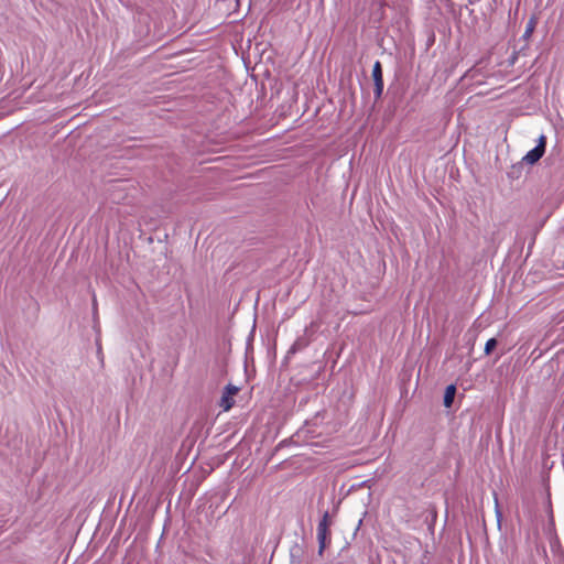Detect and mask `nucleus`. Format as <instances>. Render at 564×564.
Listing matches in <instances>:
<instances>
[{"mask_svg": "<svg viewBox=\"0 0 564 564\" xmlns=\"http://www.w3.org/2000/svg\"><path fill=\"white\" fill-rule=\"evenodd\" d=\"M495 501H496V517H497V522H498V525L500 527L501 525V520H502V512L499 508V503H498V498L496 497L495 498Z\"/></svg>", "mask_w": 564, "mask_h": 564, "instance_id": "11", "label": "nucleus"}, {"mask_svg": "<svg viewBox=\"0 0 564 564\" xmlns=\"http://www.w3.org/2000/svg\"><path fill=\"white\" fill-rule=\"evenodd\" d=\"M498 346V340L496 338H490L487 340L485 345V355H490Z\"/></svg>", "mask_w": 564, "mask_h": 564, "instance_id": "9", "label": "nucleus"}, {"mask_svg": "<svg viewBox=\"0 0 564 564\" xmlns=\"http://www.w3.org/2000/svg\"><path fill=\"white\" fill-rule=\"evenodd\" d=\"M546 137L544 134H541L538 139V143H536V148L538 149H541V151H543L545 153V150H546Z\"/></svg>", "mask_w": 564, "mask_h": 564, "instance_id": "10", "label": "nucleus"}, {"mask_svg": "<svg viewBox=\"0 0 564 564\" xmlns=\"http://www.w3.org/2000/svg\"><path fill=\"white\" fill-rule=\"evenodd\" d=\"M292 441L291 440H283L282 442H280L276 447L274 448V453H276L280 448H282L283 446H288Z\"/></svg>", "mask_w": 564, "mask_h": 564, "instance_id": "12", "label": "nucleus"}, {"mask_svg": "<svg viewBox=\"0 0 564 564\" xmlns=\"http://www.w3.org/2000/svg\"><path fill=\"white\" fill-rule=\"evenodd\" d=\"M524 175V163L522 161L512 164L507 172V176L510 181H518Z\"/></svg>", "mask_w": 564, "mask_h": 564, "instance_id": "5", "label": "nucleus"}, {"mask_svg": "<svg viewBox=\"0 0 564 564\" xmlns=\"http://www.w3.org/2000/svg\"><path fill=\"white\" fill-rule=\"evenodd\" d=\"M544 155V152L541 151V149H538L536 147H534L532 150H530L523 158H522V162L524 164H529V165H534L535 163H538L542 156Z\"/></svg>", "mask_w": 564, "mask_h": 564, "instance_id": "6", "label": "nucleus"}, {"mask_svg": "<svg viewBox=\"0 0 564 564\" xmlns=\"http://www.w3.org/2000/svg\"><path fill=\"white\" fill-rule=\"evenodd\" d=\"M371 76H372V80H373V85H375V89H373L375 100L378 101L382 97L383 87H384L382 65L379 61L375 62Z\"/></svg>", "mask_w": 564, "mask_h": 564, "instance_id": "3", "label": "nucleus"}, {"mask_svg": "<svg viewBox=\"0 0 564 564\" xmlns=\"http://www.w3.org/2000/svg\"><path fill=\"white\" fill-rule=\"evenodd\" d=\"M436 517H437L436 509H435V508H433V509H432V516H431L432 522H434V521L436 520Z\"/></svg>", "mask_w": 564, "mask_h": 564, "instance_id": "14", "label": "nucleus"}, {"mask_svg": "<svg viewBox=\"0 0 564 564\" xmlns=\"http://www.w3.org/2000/svg\"><path fill=\"white\" fill-rule=\"evenodd\" d=\"M239 388L229 383L224 388L223 395L219 401V406L224 411H229L235 405L234 397L239 392Z\"/></svg>", "mask_w": 564, "mask_h": 564, "instance_id": "4", "label": "nucleus"}, {"mask_svg": "<svg viewBox=\"0 0 564 564\" xmlns=\"http://www.w3.org/2000/svg\"><path fill=\"white\" fill-rule=\"evenodd\" d=\"M536 24H538V18L535 15H532L527 23V28H525L524 34L522 36L524 40H528L532 35V33L535 30Z\"/></svg>", "mask_w": 564, "mask_h": 564, "instance_id": "8", "label": "nucleus"}, {"mask_svg": "<svg viewBox=\"0 0 564 564\" xmlns=\"http://www.w3.org/2000/svg\"><path fill=\"white\" fill-rule=\"evenodd\" d=\"M332 564H354V562L351 560H339V561H336V562H333Z\"/></svg>", "mask_w": 564, "mask_h": 564, "instance_id": "13", "label": "nucleus"}, {"mask_svg": "<svg viewBox=\"0 0 564 564\" xmlns=\"http://www.w3.org/2000/svg\"><path fill=\"white\" fill-rule=\"evenodd\" d=\"M315 326V323L312 322L310 326L305 327L304 334L296 338V340L293 343V345L290 347V349L286 352V359H289L292 355H295L296 352L303 350L306 348L311 343V335L313 334L312 328Z\"/></svg>", "mask_w": 564, "mask_h": 564, "instance_id": "2", "label": "nucleus"}, {"mask_svg": "<svg viewBox=\"0 0 564 564\" xmlns=\"http://www.w3.org/2000/svg\"><path fill=\"white\" fill-rule=\"evenodd\" d=\"M456 392H457V389H456L455 384H448L445 388V392H444V397H443V404L445 408H447V409L452 408L454 400H455Z\"/></svg>", "mask_w": 564, "mask_h": 564, "instance_id": "7", "label": "nucleus"}, {"mask_svg": "<svg viewBox=\"0 0 564 564\" xmlns=\"http://www.w3.org/2000/svg\"><path fill=\"white\" fill-rule=\"evenodd\" d=\"M332 524L328 511H325L317 527L318 555H323L324 550L330 543Z\"/></svg>", "mask_w": 564, "mask_h": 564, "instance_id": "1", "label": "nucleus"}]
</instances>
